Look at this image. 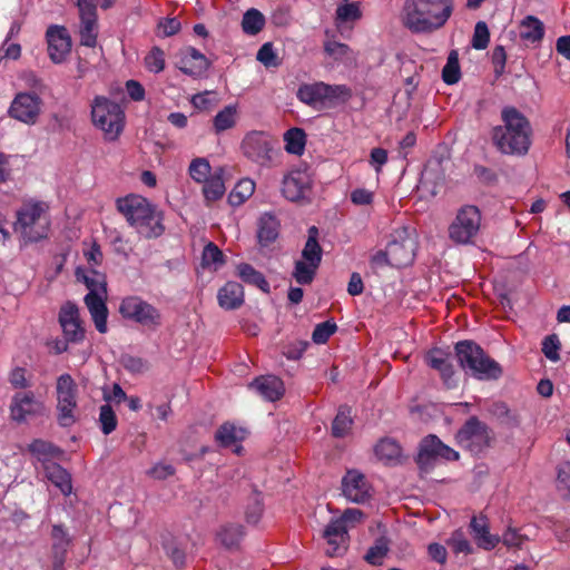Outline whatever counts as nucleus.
I'll list each match as a JSON object with an SVG mask.
<instances>
[{"instance_id": "58836bf2", "label": "nucleus", "mask_w": 570, "mask_h": 570, "mask_svg": "<svg viewBox=\"0 0 570 570\" xmlns=\"http://www.w3.org/2000/svg\"><path fill=\"white\" fill-rule=\"evenodd\" d=\"M285 150L288 154L301 156L305 150L306 134L302 128L293 127L284 134Z\"/></svg>"}, {"instance_id": "ddd939ff", "label": "nucleus", "mask_w": 570, "mask_h": 570, "mask_svg": "<svg viewBox=\"0 0 570 570\" xmlns=\"http://www.w3.org/2000/svg\"><path fill=\"white\" fill-rule=\"evenodd\" d=\"M57 411L60 426L68 428L76 422L77 384L70 374H61L57 379Z\"/></svg>"}, {"instance_id": "6ab92c4d", "label": "nucleus", "mask_w": 570, "mask_h": 570, "mask_svg": "<svg viewBox=\"0 0 570 570\" xmlns=\"http://www.w3.org/2000/svg\"><path fill=\"white\" fill-rule=\"evenodd\" d=\"M48 55L53 63H61L71 51V38L63 26L52 24L46 31Z\"/></svg>"}, {"instance_id": "6e6d98bb", "label": "nucleus", "mask_w": 570, "mask_h": 570, "mask_svg": "<svg viewBox=\"0 0 570 570\" xmlns=\"http://www.w3.org/2000/svg\"><path fill=\"white\" fill-rule=\"evenodd\" d=\"M97 20H80V43L94 48L97 43Z\"/></svg>"}, {"instance_id": "72a5a7b5", "label": "nucleus", "mask_w": 570, "mask_h": 570, "mask_svg": "<svg viewBox=\"0 0 570 570\" xmlns=\"http://www.w3.org/2000/svg\"><path fill=\"white\" fill-rule=\"evenodd\" d=\"M544 36L543 23L534 16H527L520 23V37L525 42L537 43Z\"/></svg>"}, {"instance_id": "69168bd1", "label": "nucleus", "mask_w": 570, "mask_h": 570, "mask_svg": "<svg viewBox=\"0 0 570 570\" xmlns=\"http://www.w3.org/2000/svg\"><path fill=\"white\" fill-rule=\"evenodd\" d=\"M27 370L16 366L9 373V383L13 389L26 390L31 386V382L26 376Z\"/></svg>"}, {"instance_id": "6e6552de", "label": "nucleus", "mask_w": 570, "mask_h": 570, "mask_svg": "<svg viewBox=\"0 0 570 570\" xmlns=\"http://www.w3.org/2000/svg\"><path fill=\"white\" fill-rule=\"evenodd\" d=\"M493 441L492 430L475 415L470 416L455 433L456 444L473 455L484 452Z\"/></svg>"}, {"instance_id": "338daca9", "label": "nucleus", "mask_w": 570, "mask_h": 570, "mask_svg": "<svg viewBox=\"0 0 570 570\" xmlns=\"http://www.w3.org/2000/svg\"><path fill=\"white\" fill-rule=\"evenodd\" d=\"M448 543L454 553L470 554L473 551L470 542L464 538L463 533L459 531L452 534Z\"/></svg>"}, {"instance_id": "f704fd0d", "label": "nucleus", "mask_w": 570, "mask_h": 570, "mask_svg": "<svg viewBox=\"0 0 570 570\" xmlns=\"http://www.w3.org/2000/svg\"><path fill=\"white\" fill-rule=\"evenodd\" d=\"M237 106L228 105L225 106L217 115L213 118V130L216 135H219L228 129H232L237 124Z\"/></svg>"}, {"instance_id": "423d86ee", "label": "nucleus", "mask_w": 570, "mask_h": 570, "mask_svg": "<svg viewBox=\"0 0 570 570\" xmlns=\"http://www.w3.org/2000/svg\"><path fill=\"white\" fill-rule=\"evenodd\" d=\"M240 150L249 161L265 168L275 166L281 154L277 140L262 130L247 132L240 142Z\"/></svg>"}, {"instance_id": "c9c22d12", "label": "nucleus", "mask_w": 570, "mask_h": 570, "mask_svg": "<svg viewBox=\"0 0 570 570\" xmlns=\"http://www.w3.org/2000/svg\"><path fill=\"white\" fill-rule=\"evenodd\" d=\"M318 229L316 226L308 228V237L302 250V258L316 265H321L323 249L317 240Z\"/></svg>"}, {"instance_id": "2eb2a0df", "label": "nucleus", "mask_w": 570, "mask_h": 570, "mask_svg": "<svg viewBox=\"0 0 570 570\" xmlns=\"http://www.w3.org/2000/svg\"><path fill=\"white\" fill-rule=\"evenodd\" d=\"M58 322L62 330L63 337L71 341V344H80L86 338V328L80 317L78 306L68 301L61 305L58 313Z\"/></svg>"}, {"instance_id": "f257e3e1", "label": "nucleus", "mask_w": 570, "mask_h": 570, "mask_svg": "<svg viewBox=\"0 0 570 570\" xmlns=\"http://www.w3.org/2000/svg\"><path fill=\"white\" fill-rule=\"evenodd\" d=\"M502 126L492 130V140L499 151L505 155H525L531 146V125L515 107L501 111Z\"/></svg>"}, {"instance_id": "393cba45", "label": "nucleus", "mask_w": 570, "mask_h": 570, "mask_svg": "<svg viewBox=\"0 0 570 570\" xmlns=\"http://www.w3.org/2000/svg\"><path fill=\"white\" fill-rule=\"evenodd\" d=\"M244 287L237 282L229 281L218 289V305L226 311H234L244 304Z\"/></svg>"}, {"instance_id": "4d7b16f0", "label": "nucleus", "mask_w": 570, "mask_h": 570, "mask_svg": "<svg viewBox=\"0 0 570 570\" xmlns=\"http://www.w3.org/2000/svg\"><path fill=\"white\" fill-rule=\"evenodd\" d=\"M189 175L197 183H204L210 175V165L206 158H196L189 165Z\"/></svg>"}, {"instance_id": "7ed1b4c3", "label": "nucleus", "mask_w": 570, "mask_h": 570, "mask_svg": "<svg viewBox=\"0 0 570 570\" xmlns=\"http://www.w3.org/2000/svg\"><path fill=\"white\" fill-rule=\"evenodd\" d=\"M453 0H406L404 24L415 33L441 29L452 16Z\"/></svg>"}, {"instance_id": "79ce46f5", "label": "nucleus", "mask_w": 570, "mask_h": 570, "mask_svg": "<svg viewBox=\"0 0 570 570\" xmlns=\"http://www.w3.org/2000/svg\"><path fill=\"white\" fill-rule=\"evenodd\" d=\"M352 424L351 407L341 405L332 422V435L335 438H344L350 432Z\"/></svg>"}, {"instance_id": "39448f33", "label": "nucleus", "mask_w": 570, "mask_h": 570, "mask_svg": "<svg viewBox=\"0 0 570 570\" xmlns=\"http://www.w3.org/2000/svg\"><path fill=\"white\" fill-rule=\"evenodd\" d=\"M47 209L48 206L42 202L27 203L18 209L13 229L24 243H37L48 237L50 222L43 217Z\"/></svg>"}, {"instance_id": "c85d7f7f", "label": "nucleus", "mask_w": 570, "mask_h": 570, "mask_svg": "<svg viewBox=\"0 0 570 570\" xmlns=\"http://www.w3.org/2000/svg\"><path fill=\"white\" fill-rule=\"evenodd\" d=\"M245 537V529L239 523H225L219 527L216 538L227 550H237Z\"/></svg>"}, {"instance_id": "774afa93", "label": "nucleus", "mask_w": 570, "mask_h": 570, "mask_svg": "<svg viewBox=\"0 0 570 570\" xmlns=\"http://www.w3.org/2000/svg\"><path fill=\"white\" fill-rule=\"evenodd\" d=\"M492 63L494 66L495 77H501L505 71L507 53L503 46H495L492 56Z\"/></svg>"}, {"instance_id": "dca6fc26", "label": "nucleus", "mask_w": 570, "mask_h": 570, "mask_svg": "<svg viewBox=\"0 0 570 570\" xmlns=\"http://www.w3.org/2000/svg\"><path fill=\"white\" fill-rule=\"evenodd\" d=\"M415 240L407 235L405 228L396 232L386 245L392 267L402 268L411 265L415 257Z\"/></svg>"}, {"instance_id": "2f4dec72", "label": "nucleus", "mask_w": 570, "mask_h": 570, "mask_svg": "<svg viewBox=\"0 0 570 570\" xmlns=\"http://www.w3.org/2000/svg\"><path fill=\"white\" fill-rule=\"evenodd\" d=\"M236 275L247 285L255 286L268 294L271 286L264 274L255 269L250 264L240 263L236 267Z\"/></svg>"}, {"instance_id": "20e7f679", "label": "nucleus", "mask_w": 570, "mask_h": 570, "mask_svg": "<svg viewBox=\"0 0 570 570\" xmlns=\"http://www.w3.org/2000/svg\"><path fill=\"white\" fill-rule=\"evenodd\" d=\"M454 352L460 367L473 377L487 381L501 377V365L474 341H459L454 345Z\"/></svg>"}, {"instance_id": "a18cd8bd", "label": "nucleus", "mask_w": 570, "mask_h": 570, "mask_svg": "<svg viewBox=\"0 0 570 570\" xmlns=\"http://www.w3.org/2000/svg\"><path fill=\"white\" fill-rule=\"evenodd\" d=\"M225 184L222 175L214 174L204 181L203 194L207 203L220 199L225 194Z\"/></svg>"}, {"instance_id": "09e8293b", "label": "nucleus", "mask_w": 570, "mask_h": 570, "mask_svg": "<svg viewBox=\"0 0 570 570\" xmlns=\"http://www.w3.org/2000/svg\"><path fill=\"white\" fill-rule=\"evenodd\" d=\"M351 97H352V91L347 86L324 83L325 104L334 105L337 101L345 102Z\"/></svg>"}, {"instance_id": "4be33fe9", "label": "nucleus", "mask_w": 570, "mask_h": 570, "mask_svg": "<svg viewBox=\"0 0 570 570\" xmlns=\"http://www.w3.org/2000/svg\"><path fill=\"white\" fill-rule=\"evenodd\" d=\"M210 67L209 60L194 47H186L181 50L179 69L194 78L202 77Z\"/></svg>"}, {"instance_id": "bb28decb", "label": "nucleus", "mask_w": 570, "mask_h": 570, "mask_svg": "<svg viewBox=\"0 0 570 570\" xmlns=\"http://www.w3.org/2000/svg\"><path fill=\"white\" fill-rule=\"evenodd\" d=\"M279 220L271 213H264L257 223V239L263 247L269 246L279 235Z\"/></svg>"}, {"instance_id": "b1692460", "label": "nucleus", "mask_w": 570, "mask_h": 570, "mask_svg": "<svg viewBox=\"0 0 570 570\" xmlns=\"http://www.w3.org/2000/svg\"><path fill=\"white\" fill-rule=\"evenodd\" d=\"M83 301L97 331L101 334L107 333L108 308L102 295L99 293H88Z\"/></svg>"}, {"instance_id": "5701e85b", "label": "nucleus", "mask_w": 570, "mask_h": 570, "mask_svg": "<svg viewBox=\"0 0 570 570\" xmlns=\"http://www.w3.org/2000/svg\"><path fill=\"white\" fill-rule=\"evenodd\" d=\"M249 389L255 390L263 399L269 402L279 400L285 392L283 381L274 375H263L255 379Z\"/></svg>"}, {"instance_id": "f03ea898", "label": "nucleus", "mask_w": 570, "mask_h": 570, "mask_svg": "<svg viewBox=\"0 0 570 570\" xmlns=\"http://www.w3.org/2000/svg\"><path fill=\"white\" fill-rule=\"evenodd\" d=\"M116 208L144 238H157L165 232L163 213L140 195L129 194L117 198Z\"/></svg>"}, {"instance_id": "e433bc0d", "label": "nucleus", "mask_w": 570, "mask_h": 570, "mask_svg": "<svg viewBox=\"0 0 570 570\" xmlns=\"http://www.w3.org/2000/svg\"><path fill=\"white\" fill-rule=\"evenodd\" d=\"M245 430L236 428L233 423L226 422L222 424L215 433L216 442L223 446L228 448L238 441L244 440Z\"/></svg>"}, {"instance_id": "4c0bfd02", "label": "nucleus", "mask_w": 570, "mask_h": 570, "mask_svg": "<svg viewBox=\"0 0 570 570\" xmlns=\"http://www.w3.org/2000/svg\"><path fill=\"white\" fill-rule=\"evenodd\" d=\"M297 98L302 102L313 107L325 105L324 82L302 85L297 90Z\"/></svg>"}, {"instance_id": "864d4df0", "label": "nucleus", "mask_w": 570, "mask_h": 570, "mask_svg": "<svg viewBox=\"0 0 570 570\" xmlns=\"http://www.w3.org/2000/svg\"><path fill=\"white\" fill-rule=\"evenodd\" d=\"M202 263L204 266L215 265L217 267L225 263V255L215 243L209 242L204 247Z\"/></svg>"}, {"instance_id": "ea45409f", "label": "nucleus", "mask_w": 570, "mask_h": 570, "mask_svg": "<svg viewBox=\"0 0 570 570\" xmlns=\"http://www.w3.org/2000/svg\"><path fill=\"white\" fill-rule=\"evenodd\" d=\"M255 191V181L250 178H243L234 186L228 195V203L232 206L244 204Z\"/></svg>"}, {"instance_id": "5fc2aeb1", "label": "nucleus", "mask_w": 570, "mask_h": 570, "mask_svg": "<svg viewBox=\"0 0 570 570\" xmlns=\"http://www.w3.org/2000/svg\"><path fill=\"white\" fill-rule=\"evenodd\" d=\"M263 513V501L261 493L258 491H254L249 498V502L246 507L245 517L246 521L250 524H256Z\"/></svg>"}, {"instance_id": "0e129e2a", "label": "nucleus", "mask_w": 570, "mask_h": 570, "mask_svg": "<svg viewBox=\"0 0 570 570\" xmlns=\"http://www.w3.org/2000/svg\"><path fill=\"white\" fill-rule=\"evenodd\" d=\"M450 360V353L445 352L442 348L434 347L430 350L425 355L426 364L433 368L439 370Z\"/></svg>"}, {"instance_id": "c03bdc74", "label": "nucleus", "mask_w": 570, "mask_h": 570, "mask_svg": "<svg viewBox=\"0 0 570 570\" xmlns=\"http://www.w3.org/2000/svg\"><path fill=\"white\" fill-rule=\"evenodd\" d=\"M489 413L500 423L508 426H517L520 423L519 414L514 411H511L504 402H494L489 407Z\"/></svg>"}, {"instance_id": "0eeeda50", "label": "nucleus", "mask_w": 570, "mask_h": 570, "mask_svg": "<svg viewBox=\"0 0 570 570\" xmlns=\"http://www.w3.org/2000/svg\"><path fill=\"white\" fill-rule=\"evenodd\" d=\"M91 117L95 126L105 132L109 140H115L121 134L125 112L120 105L102 96H97L91 105Z\"/></svg>"}, {"instance_id": "f3484780", "label": "nucleus", "mask_w": 570, "mask_h": 570, "mask_svg": "<svg viewBox=\"0 0 570 570\" xmlns=\"http://www.w3.org/2000/svg\"><path fill=\"white\" fill-rule=\"evenodd\" d=\"M42 100L35 92H19L14 96L9 116L27 125L37 122L41 111Z\"/></svg>"}, {"instance_id": "a211bd4d", "label": "nucleus", "mask_w": 570, "mask_h": 570, "mask_svg": "<svg viewBox=\"0 0 570 570\" xmlns=\"http://www.w3.org/2000/svg\"><path fill=\"white\" fill-rule=\"evenodd\" d=\"M311 191L312 179L304 170H291L282 179L281 193L289 202L297 203L307 199Z\"/></svg>"}, {"instance_id": "3c124183", "label": "nucleus", "mask_w": 570, "mask_h": 570, "mask_svg": "<svg viewBox=\"0 0 570 570\" xmlns=\"http://www.w3.org/2000/svg\"><path fill=\"white\" fill-rule=\"evenodd\" d=\"M144 62L148 71L154 73L161 72L166 67L164 50L157 46L153 47L146 55Z\"/></svg>"}, {"instance_id": "cd10ccee", "label": "nucleus", "mask_w": 570, "mask_h": 570, "mask_svg": "<svg viewBox=\"0 0 570 570\" xmlns=\"http://www.w3.org/2000/svg\"><path fill=\"white\" fill-rule=\"evenodd\" d=\"M43 468L46 478L60 490L63 495L72 492L70 473L56 462H47Z\"/></svg>"}, {"instance_id": "49530a36", "label": "nucleus", "mask_w": 570, "mask_h": 570, "mask_svg": "<svg viewBox=\"0 0 570 570\" xmlns=\"http://www.w3.org/2000/svg\"><path fill=\"white\" fill-rule=\"evenodd\" d=\"M318 267V265L314 264L313 266V263L304 259L296 261L292 275L299 285H308L313 282Z\"/></svg>"}, {"instance_id": "9d476101", "label": "nucleus", "mask_w": 570, "mask_h": 570, "mask_svg": "<svg viewBox=\"0 0 570 570\" xmlns=\"http://www.w3.org/2000/svg\"><path fill=\"white\" fill-rule=\"evenodd\" d=\"M459 459L458 451L443 443L435 434H429L419 444L415 462L420 471L429 473L439 462H452Z\"/></svg>"}, {"instance_id": "052dcab7", "label": "nucleus", "mask_w": 570, "mask_h": 570, "mask_svg": "<svg viewBox=\"0 0 570 570\" xmlns=\"http://www.w3.org/2000/svg\"><path fill=\"white\" fill-rule=\"evenodd\" d=\"M324 51L335 60L348 59L352 53V49L346 43L335 40L326 41L324 43Z\"/></svg>"}, {"instance_id": "412c9836", "label": "nucleus", "mask_w": 570, "mask_h": 570, "mask_svg": "<svg viewBox=\"0 0 570 570\" xmlns=\"http://www.w3.org/2000/svg\"><path fill=\"white\" fill-rule=\"evenodd\" d=\"M342 489L345 498L355 503H364L370 498V485L361 472L347 471L342 480Z\"/></svg>"}, {"instance_id": "7c9ffc66", "label": "nucleus", "mask_w": 570, "mask_h": 570, "mask_svg": "<svg viewBox=\"0 0 570 570\" xmlns=\"http://www.w3.org/2000/svg\"><path fill=\"white\" fill-rule=\"evenodd\" d=\"M374 453L380 461L386 464H396L402 456V448L396 440L383 438L376 443Z\"/></svg>"}, {"instance_id": "37998d69", "label": "nucleus", "mask_w": 570, "mask_h": 570, "mask_svg": "<svg viewBox=\"0 0 570 570\" xmlns=\"http://www.w3.org/2000/svg\"><path fill=\"white\" fill-rule=\"evenodd\" d=\"M390 551V540L382 535L375 539L373 546H371L364 556V560L372 566H381L383 559Z\"/></svg>"}, {"instance_id": "9b49d317", "label": "nucleus", "mask_w": 570, "mask_h": 570, "mask_svg": "<svg viewBox=\"0 0 570 570\" xmlns=\"http://www.w3.org/2000/svg\"><path fill=\"white\" fill-rule=\"evenodd\" d=\"M363 518L364 512L362 510L348 508L340 518L331 520L323 532V537L328 546L326 550L328 557L341 554L342 550L345 549L343 544L348 538V527H354L356 523L361 522Z\"/></svg>"}, {"instance_id": "4468645a", "label": "nucleus", "mask_w": 570, "mask_h": 570, "mask_svg": "<svg viewBox=\"0 0 570 570\" xmlns=\"http://www.w3.org/2000/svg\"><path fill=\"white\" fill-rule=\"evenodd\" d=\"M47 407L43 401L38 399L32 391L17 392L10 403V419L19 424L28 419L42 416Z\"/></svg>"}, {"instance_id": "de8ad7c7", "label": "nucleus", "mask_w": 570, "mask_h": 570, "mask_svg": "<svg viewBox=\"0 0 570 570\" xmlns=\"http://www.w3.org/2000/svg\"><path fill=\"white\" fill-rule=\"evenodd\" d=\"M461 78V69L459 62V53L456 50H451L445 66L442 69V79L446 85H454Z\"/></svg>"}, {"instance_id": "a878e982", "label": "nucleus", "mask_w": 570, "mask_h": 570, "mask_svg": "<svg viewBox=\"0 0 570 570\" xmlns=\"http://www.w3.org/2000/svg\"><path fill=\"white\" fill-rule=\"evenodd\" d=\"M471 533L479 548L484 550L494 549L500 542V537L491 534L488 519L484 515L473 517L470 522Z\"/></svg>"}, {"instance_id": "bf43d9fd", "label": "nucleus", "mask_w": 570, "mask_h": 570, "mask_svg": "<svg viewBox=\"0 0 570 570\" xmlns=\"http://www.w3.org/2000/svg\"><path fill=\"white\" fill-rule=\"evenodd\" d=\"M336 330L337 326L332 321L320 323L315 326L312 333V340L316 344H325Z\"/></svg>"}, {"instance_id": "aec40b11", "label": "nucleus", "mask_w": 570, "mask_h": 570, "mask_svg": "<svg viewBox=\"0 0 570 570\" xmlns=\"http://www.w3.org/2000/svg\"><path fill=\"white\" fill-rule=\"evenodd\" d=\"M50 537L52 570H66L65 562L72 546V537L63 524H53Z\"/></svg>"}, {"instance_id": "8fccbe9b", "label": "nucleus", "mask_w": 570, "mask_h": 570, "mask_svg": "<svg viewBox=\"0 0 570 570\" xmlns=\"http://www.w3.org/2000/svg\"><path fill=\"white\" fill-rule=\"evenodd\" d=\"M98 421L101 432L105 435H109L116 430L118 420L110 404H104L100 406Z\"/></svg>"}, {"instance_id": "13d9d810", "label": "nucleus", "mask_w": 570, "mask_h": 570, "mask_svg": "<svg viewBox=\"0 0 570 570\" xmlns=\"http://www.w3.org/2000/svg\"><path fill=\"white\" fill-rule=\"evenodd\" d=\"M490 42V31L484 21L475 23L471 45L476 50H484Z\"/></svg>"}, {"instance_id": "680f3d73", "label": "nucleus", "mask_w": 570, "mask_h": 570, "mask_svg": "<svg viewBox=\"0 0 570 570\" xmlns=\"http://www.w3.org/2000/svg\"><path fill=\"white\" fill-rule=\"evenodd\" d=\"M561 344L559 341V337L556 334L548 335L543 338L542 342V353L544 356L552 361L557 362L560 360L559 351H560Z\"/></svg>"}, {"instance_id": "f8f14e48", "label": "nucleus", "mask_w": 570, "mask_h": 570, "mask_svg": "<svg viewBox=\"0 0 570 570\" xmlns=\"http://www.w3.org/2000/svg\"><path fill=\"white\" fill-rule=\"evenodd\" d=\"M480 226V209L474 205H464L449 226V237L455 244H469L478 235Z\"/></svg>"}, {"instance_id": "c756f323", "label": "nucleus", "mask_w": 570, "mask_h": 570, "mask_svg": "<svg viewBox=\"0 0 570 570\" xmlns=\"http://www.w3.org/2000/svg\"><path fill=\"white\" fill-rule=\"evenodd\" d=\"M76 279L86 285L89 293L107 294L106 275L96 271L95 268L86 269L77 267L75 272Z\"/></svg>"}, {"instance_id": "e2e57ef3", "label": "nucleus", "mask_w": 570, "mask_h": 570, "mask_svg": "<svg viewBox=\"0 0 570 570\" xmlns=\"http://www.w3.org/2000/svg\"><path fill=\"white\" fill-rule=\"evenodd\" d=\"M256 59L265 67H277L279 65L277 55L275 53L274 47L271 42L264 43L258 49Z\"/></svg>"}, {"instance_id": "603ef678", "label": "nucleus", "mask_w": 570, "mask_h": 570, "mask_svg": "<svg viewBox=\"0 0 570 570\" xmlns=\"http://www.w3.org/2000/svg\"><path fill=\"white\" fill-rule=\"evenodd\" d=\"M335 14L337 26L346 22H353L361 18L360 8L354 2H346L344 4L338 6Z\"/></svg>"}, {"instance_id": "a19ab883", "label": "nucleus", "mask_w": 570, "mask_h": 570, "mask_svg": "<svg viewBox=\"0 0 570 570\" xmlns=\"http://www.w3.org/2000/svg\"><path fill=\"white\" fill-rule=\"evenodd\" d=\"M265 17L256 8L248 9L242 20V29L246 35L255 36L259 33L265 27Z\"/></svg>"}, {"instance_id": "473e14b6", "label": "nucleus", "mask_w": 570, "mask_h": 570, "mask_svg": "<svg viewBox=\"0 0 570 570\" xmlns=\"http://www.w3.org/2000/svg\"><path fill=\"white\" fill-rule=\"evenodd\" d=\"M28 451L39 461L42 466L52 462L53 458L61 454V450L49 441L36 439L28 445Z\"/></svg>"}, {"instance_id": "1a4fd4ad", "label": "nucleus", "mask_w": 570, "mask_h": 570, "mask_svg": "<svg viewBox=\"0 0 570 570\" xmlns=\"http://www.w3.org/2000/svg\"><path fill=\"white\" fill-rule=\"evenodd\" d=\"M118 312L122 318L150 331H156L163 325L161 312L140 296L130 295L124 297L119 304Z\"/></svg>"}]
</instances>
